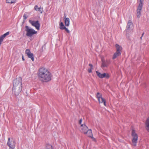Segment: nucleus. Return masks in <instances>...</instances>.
Here are the masks:
<instances>
[{
  "label": "nucleus",
  "instance_id": "nucleus-23",
  "mask_svg": "<svg viewBox=\"0 0 149 149\" xmlns=\"http://www.w3.org/2000/svg\"><path fill=\"white\" fill-rule=\"evenodd\" d=\"M9 33V32L8 31L6 33H4L3 35H1V36L3 37V38H5L8 35Z\"/></svg>",
  "mask_w": 149,
  "mask_h": 149
},
{
  "label": "nucleus",
  "instance_id": "nucleus-18",
  "mask_svg": "<svg viewBox=\"0 0 149 149\" xmlns=\"http://www.w3.org/2000/svg\"><path fill=\"white\" fill-rule=\"evenodd\" d=\"M65 26H68L70 25V19L68 17H67L65 20Z\"/></svg>",
  "mask_w": 149,
  "mask_h": 149
},
{
  "label": "nucleus",
  "instance_id": "nucleus-17",
  "mask_svg": "<svg viewBox=\"0 0 149 149\" xmlns=\"http://www.w3.org/2000/svg\"><path fill=\"white\" fill-rule=\"evenodd\" d=\"M87 134L88 136L90 137H91V136H93L92 131L91 129H88L86 131V133L85 134Z\"/></svg>",
  "mask_w": 149,
  "mask_h": 149
},
{
  "label": "nucleus",
  "instance_id": "nucleus-6",
  "mask_svg": "<svg viewBox=\"0 0 149 149\" xmlns=\"http://www.w3.org/2000/svg\"><path fill=\"white\" fill-rule=\"evenodd\" d=\"M22 89V87H13L12 89L13 93L16 96L18 95L21 92Z\"/></svg>",
  "mask_w": 149,
  "mask_h": 149
},
{
  "label": "nucleus",
  "instance_id": "nucleus-10",
  "mask_svg": "<svg viewBox=\"0 0 149 149\" xmlns=\"http://www.w3.org/2000/svg\"><path fill=\"white\" fill-rule=\"evenodd\" d=\"M102 62L101 67L102 68H103L105 67L107 68L111 63L110 61L108 60H105L102 59Z\"/></svg>",
  "mask_w": 149,
  "mask_h": 149
},
{
  "label": "nucleus",
  "instance_id": "nucleus-33",
  "mask_svg": "<svg viewBox=\"0 0 149 149\" xmlns=\"http://www.w3.org/2000/svg\"><path fill=\"white\" fill-rule=\"evenodd\" d=\"M146 129L149 132V127L146 126Z\"/></svg>",
  "mask_w": 149,
  "mask_h": 149
},
{
  "label": "nucleus",
  "instance_id": "nucleus-32",
  "mask_svg": "<svg viewBox=\"0 0 149 149\" xmlns=\"http://www.w3.org/2000/svg\"><path fill=\"white\" fill-rule=\"evenodd\" d=\"M82 122V119L81 118L79 120V124H81V122Z\"/></svg>",
  "mask_w": 149,
  "mask_h": 149
},
{
  "label": "nucleus",
  "instance_id": "nucleus-25",
  "mask_svg": "<svg viewBox=\"0 0 149 149\" xmlns=\"http://www.w3.org/2000/svg\"><path fill=\"white\" fill-rule=\"evenodd\" d=\"M38 10L41 13H42L43 11V8H41V7L39 8V9Z\"/></svg>",
  "mask_w": 149,
  "mask_h": 149
},
{
  "label": "nucleus",
  "instance_id": "nucleus-7",
  "mask_svg": "<svg viewBox=\"0 0 149 149\" xmlns=\"http://www.w3.org/2000/svg\"><path fill=\"white\" fill-rule=\"evenodd\" d=\"M29 22L32 25L35 27L38 30L40 29V24L39 23V21L38 20L35 21L30 20H29Z\"/></svg>",
  "mask_w": 149,
  "mask_h": 149
},
{
  "label": "nucleus",
  "instance_id": "nucleus-11",
  "mask_svg": "<svg viewBox=\"0 0 149 149\" xmlns=\"http://www.w3.org/2000/svg\"><path fill=\"white\" fill-rule=\"evenodd\" d=\"M25 53L27 55L29 58H31V60L33 61L34 60V58L33 55V53H31L30 50L27 49L25 51Z\"/></svg>",
  "mask_w": 149,
  "mask_h": 149
},
{
  "label": "nucleus",
  "instance_id": "nucleus-24",
  "mask_svg": "<svg viewBox=\"0 0 149 149\" xmlns=\"http://www.w3.org/2000/svg\"><path fill=\"white\" fill-rule=\"evenodd\" d=\"M4 38L1 36L0 37V45H1L2 42L3 41Z\"/></svg>",
  "mask_w": 149,
  "mask_h": 149
},
{
  "label": "nucleus",
  "instance_id": "nucleus-19",
  "mask_svg": "<svg viewBox=\"0 0 149 149\" xmlns=\"http://www.w3.org/2000/svg\"><path fill=\"white\" fill-rule=\"evenodd\" d=\"M59 28L61 30H64V28L66 27L64 25L63 22H61L59 24Z\"/></svg>",
  "mask_w": 149,
  "mask_h": 149
},
{
  "label": "nucleus",
  "instance_id": "nucleus-34",
  "mask_svg": "<svg viewBox=\"0 0 149 149\" xmlns=\"http://www.w3.org/2000/svg\"><path fill=\"white\" fill-rule=\"evenodd\" d=\"M63 18H64V19H66V18H67L66 15V14H64V15L63 16Z\"/></svg>",
  "mask_w": 149,
  "mask_h": 149
},
{
  "label": "nucleus",
  "instance_id": "nucleus-36",
  "mask_svg": "<svg viewBox=\"0 0 149 149\" xmlns=\"http://www.w3.org/2000/svg\"><path fill=\"white\" fill-rule=\"evenodd\" d=\"M144 34H145V33H144V32H143L142 33V34L141 36H143L144 35Z\"/></svg>",
  "mask_w": 149,
  "mask_h": 149
},
{
  "label": "nucleus",
  "instance_id": "nucleus-35",
  "mask_svg": "<svg viewBox=\"0 0 149 149\" xmlns=\"http://www.w3.org/2000/svg\"><path fill=\"white\" fill-rule=\"evenodd\" d=\"M22 60H23V61H24V60H25V59H24V56H23V55L22 57Z\"/></svg>",
  "mask_w": 149,
  "mask_h": 149
},
{
  "label": "nucleus",
  "instance_id": "nucleus-14",
  "mask_svg": "<svg viewBox=\"0 0 149 149\" xmlns=\"http://www.w3.org/2000/svg\"><path fill=\"white\" fill-rule=\"evenodd\" d=\"M133 25V24L132 21L130 20L128 21L127 23V26L126 27V29L129 30L131 27Z\"/></svg>",
  "mask_w": 149,
  "mask_h": 149
},
{
  "label": "nucleus",
  "instance_id": "nucleus-4",
  "mask_svg": "<svg viewBox=\"0 0 149 149\" xmlns=\"http://www.w3.org/2000/svg\"><path fill=\"white\" fill-rule=\"evenodd\" d=\"M131 135L133 137L132 140V143L134 146H136V144L138 139V136L137 134L136 133L134 130H132V132Z\"/></svg>",
  "mask_w": 149,
  "mask_h": 149
},
{
  "label": "nucleus",
  "instance_id": "nucleus-38",
  "mask_svg": "<svg viewBox=\"0 0 149 149\" xmlns=\"http://www.w3.org/2000/svg\"><path fill=\"white\" fill-rule=\"evenodd\" d=\"M143 36H141L140 37V39L141 40L142 39Z\"/></svg>",
  "mask_w": 149,
  "mask_h": 149
},
{
  "label": "nucleus",
  "instance_id": "nucleus-27",
  "mask_svg": "<svg viewBox=\"0 0 149 149\" xmlns=\"http://www.w3.org/2000/svg\"><path fill=\"white\" fill-rule=\"evenodd\" d=\"M64 30H65L68 33H70V31L68 29L65 27V28H64Z\"/></svg>",
  "mask_w": 149,
  "mask_h": 149
},
{
  "label": "nucleus",
  "instance_id": "nucleus-12",
  "mask_svg": "<svg viewBox=\"0 0 149 149\" xmlns=\"http://www.w3.org/2000/svg\"><path fill=\"white\" fill-rule=\"evenodd\" d=\"M143 5H139L136 10V15L138 18H139L141 16V11L142 9Z\"/></svg>",
  "mask_w": 149,
  "mask_h": 149
},
{
  "label": "nucleus",
  "instance_id": "nucleus-2",
  "mask_svg": "<svg viewBox=\"0 0 149 149\" xmlns=\"http://www.w3.org/2000/svg\"><path fill=\"white\" fill-rule=\"evenodd\" d=\"M26 32V35L29 37H31L33 35L36 34L37 32L34 29L30 28L28 26H26L25 27Z\"/></svg>",
  "mask_w": 149,
  "mask_h": 149
},
{
  "label": "nucleus",
  "instance_id": "nucleus-22",
  "mask_svg": "<svg viewBox=\"0 0 149 149\" xmlns=\"http://www.w3.org/2000/svg\"><path fill=\"white\" fill-rule=\"evenodd\" d=\"M146 126L149 127V117L147 119L146 122Z\"/></svg>",
  "mask_w": 149,
  "mask_h": 149
},
{
  "label": "nucleus",
  "instance_id": "nucleus-9",
  "mask_svg": "<svg viewBox=\"0 0 149 149\" xmlns=\"http://www.w3.org/2000/svg\"><path fill=\"white\" fill-rule=\"evenodd\" d=\"M102 95L100 94L99 93H97L96 95V97L97 98L98 100L100 103H104V106H106V103L105 100L102 98Z\"/></svg>",
  "mask_w": 149,
  "mask_h": 149
},
{
  "label": "nucleus",
  "instance_id": "nucleus-30",
  "mask_svg": "<svg viewBox=\"0 0 149 149\" xmlns=\"http://www.w3.org/2000/svg\"><path fill=\"white\" fill-rule=\"evenodd\" d=\"M89 66L91 68L93 69V65L91 63H90L89 64Z\"/></svg>",
  "mask_w": 149,
  "mask_h": 149
},
{
  "label": "nucleus",
  "instance_id": "nucleus-20",
  "mask_svg": "<svg viewBox=\"0 0 149 149\" xmlns=\"http://www.w3.org/2000/svg\"><path fill=\"white\" fill-rule=\"evenodd\" d=\"M46 147L47 149H54L52 146L49 143L46 144Z\"/></svg>",
  "mask_w": 149,
  "mask_h": 149
},
{
  "label": "nucleus",
  "instance_id": "nucleus-1",
  "mask_svg": "<svg viewBox=\"0 0 149 149\" xmlns=\"http://www.w3.org/2000/svg\"><path fill=\"white\" fill-rule=\"evenodd\" d=\"M40 80L43 82H47L51 79L52 74L48 69L44 67L40 68L38 73Z\"/></svg>",
  "mask_w": 149,
  "mask_h": 149
},
{
  "label": "nucleus",
  "instance_id": "nucleus-37",
  "mask_svg": "<svg viewBox=\"0 0 149 149\" xmlns=\"http://www.w3.org/2000/svg\"><path fill=\"white\" fill-rule=\"evenodd\" d=\"M25 20H24V19L23 20V22H22V23H23V24L24 23V22H25Z\"/></svg>",
  "mask_w": 149,
  "mask_h": 149
},
{
  "label": "nucleus",
  "instance_id": "nucleus-28",
  "mask_svg": "<svg viewBox=\"0 0 149 149\" xmlns=\"http://www.w3.org/2000/svg\"><path fill=\"white\" fill-rule=\"evenodd\" d=\"M143 0H140V3L139 5H143Z\"/></svg>",
  "mask_w": 149,
  "mask_h": 149
},
{
  "label": "nucleus",
  "instance_id": "nucleus-31",
  "mask_svg": "<svg viewBox=\"0 0 149 149\" xmlns=\"http://www.w3.org/2000/svg\"><path fill=\"white\" fill-rule=\"evenodd\" d=\"M92 68H89L88 70V71L89 73H91L92 72Z\"/></svg>",
  "mask_w": 149,
  "mask_h": 149
},
{
  "label": "nucleus",
  "instance_id": "nucleus-29",
  "mask_svg": "<svg viewBox=\"0 0 149 149\" xmlns=\"http://www.w3.org/2000/svg\"><path fill=\"white\" fill-rule=\"evenodd\" d=\"M23 18L24 20H25L27 18V17L26 15L25 14H24L23 15Z\"/></svg>",
  "mask_w": 149,
  "mask_h": 149
},
{
  "label": "nucleus",
  "instance_id": "nucleus-3",
  "mask_svg": "<svg viewBox=\"0 0 149 149\" xmlns=\"http://www.w3.org/2000/svg\"><path fill=\"white\" fill-rule=\"evenodd\" d=\"M13 87H22V78L19 77L16 78L13 81Z\"/></svg>",
  "mask_w": 149,
  "mask_h": 149
},
{
  "label": "nucleus",
  "instance_id": "nucleus-8",
  "mask_svg": "<svg viewBox=\"0 0 149 149\" xmlns=\"http://www.w3.org/2000/svg\"><path fill=\"white\" fill-rule=\"evenodd\" d=\"M96 73L98 77H99L101 79H102L105 77L106 78L108 79L110 77V75L108 73H104L103 74H101L98 71H96Z\"/></svg>",
  "mask_w": 149,
  "mask_h": 149
},
{
  "label": "nucleus",
  "instance_id": "nucleus-16",
  "mask_svg": "<svg viewBox=\"0 0 149 149\" xmlns=\"http://www.w3.org/2000/svg\"><path fill=\"white\" fill-rule=\"evenodd\" d=\"M115 46L116 49V51L118 52H121L122 50V47L120 46L118 44H116Z\"/></svg>",
  "mask_w": 149,
  "mask_h": 149
},
{
  "label": "nucleus",
  "instance_id": "nucleus-15",
  "mask_svg": "<svg viewBox=\"0 0 149 149\" xmlns=\"http://www.w3.org/2000/svg\"><path fill=\"white\" fill-rule=\"evenodd\" d=\"M121 55V52H118L116 51L113 54L112 59H114L116 58L117 57H118Z\"/></svg>",
  "mask_w": 149,
  "mask_h": 149
},
{
  "label": "nucleus",
  "instance_id": "nucleus-21",
  "mask_svg": "<svg viewBox=\"0 0 149 149\" xmlns=\"http://www.w3.org/2000/svg\"><path fill=\"white\" fill-rule=\"evenodd\" d=\"M16 0H6V2L11 4L15 3Z\"/></svg>",
  "mask_w": 149,
  "mask_h": 149
},
{
  "label": "nucleus",
  "instance_id": "nucleus-5",
  "mask_svg": "<svg viewBox=\"0 0 149 149\" xmlns=\"http://www.w3.org/2000/svg\"><path fill=\"white\" fill-rule=\"evenodd\" d=\"M7 145L9 147L12 149H14L15 147V141L13 138L9 137L7 143Z\"/></svg>",
  "mask_w": 149,
  "mask_h": 149
},
{
  "label": "nucleus",
  "instance_id": "nucleus-13",
  "mask_svg": "<svg viewBox=\"0 0 149 149\" xmlns=\"http://www.w3.org/2000/svg\"><path fill=\"white\" fill-rule=\"evenodd\" d=\"M88 127L85 125L81 124L80 127V130L81 132H83L84 134L86 133L87 130H88Z\"/></svg>",
  "mask_w": 149,
  "mask_h": 149
},
{
  "label": "nucleus",
  "instance_id": "nucleus-26",
  "mask_svg": "<svg viewBox=\"0 0 149 149\" xmlns=\"http://www.w3.org/2000/svg\"><path fill=\"white\" fill-rule=\"evenodd\" d=\"M39 7L37 5H36L34 7V9L36 10H38Z\"/></svg>",
  "mask_w": 149,
  "mask_h": 149
}]
</instances>
